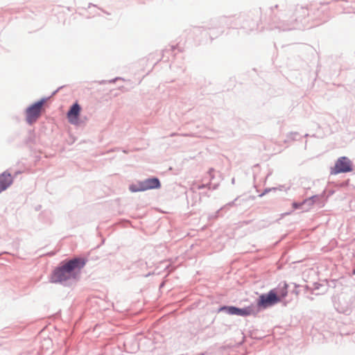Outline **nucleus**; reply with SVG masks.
Returning a JSON list of instances; mask_svg holds the SVG:
<instances>
[{"label": "nucleus", "mask_w": 355, "mask_h": 355, "mask_svg": "<svg viewBox=\"0 0 355 355\" xmlns=\"http://www.w3.org/2000/svg\"><path fill=\"white\" fill-rule=\"evenodd\" d=\"M85 264V260L80 258H76L66 262L54 270L51 277L52 282H62L77 278Z\"/></svg>", "instance_id": "f257e3e1"}, {"label": "nucleus", "mask_w": 355, "mask_h": 355, "mask_svg": "<svg viewBox=\"0 0 355 355\" xmlns=\"http://www.w3.org/2000/svg\"><path fill=\"white\" fill-rule=\"evenodd\" d=\"M288 295L287 285L277 289L270 290L266 294H262L257 300V306L261 309H267L280 302Z\"/></svg>", "instance_id": "f03ea898"}, {"label": "nucleus", "mask_w": 355, "mask_h": 355, "mask_svg": "<svg viewBox=\"0 0 355 355\" xmlns=\"http://www.w3.org/2000/svg\"><path fill=\"white\" fill-rule=\"evenodd\" d=\"M353 170L352 163L347 157H339L334 167L331 168V174L336 175L338 173H344L351 172Z\"/></svg>", "instance_id": "7ed1b4c3"}, {"label": "nucleus", "mask_w": 355, "mask_h": 355, "mask_svg": "<svg viewBox=\"0 0 355 355\" xmlns=\"http://www.w3.org/2000/svg\"><path fill=\"white\" fill-rule=\"evenodd\" d=\"M44 104L43 101H40L26 110V121L28 123L31 124L35 122L41 115L42 106Z\"/></svg>", "instance_id": "20e7f679"}, {"label": "nucleus", "mask_w": 355, "mask_h": 355, "mask_svg": "<svg viewBox=\"0 0 355 355\" xmlns=\"http://www.w3.org/2000/svg\"><path fill=\"white\" fill-rule=\"evenodd\" d=\"M160 187V182L157 178H150L144 180V182L140 183V188L136 189L134 186H131L130 189L132 192H136L139 191H145L148 189H157Z\"/></svg>", "instance_id": "39448f33"}, {"label": "nucleus", "mask_w": 355, "mask_h": 355, "mask_svg": "<svg viewBox=\"0 0 355 355\" xmlns=\"http://www.w3.org/2000/svg\"><path fill=\"white\" fill-rule=\"evenodd\" d=\"M81 107L77 103H74L67 112V119L70 123L77 125L78 123L79 116Z\"/></svg>", "instance_id": "423d86ee"}, {"label": "nucleus", "mask_w": 355, "mask_h": 355, "mask_svg": "<svg viewBox=\"0 0 355 355\" xmlns=\"http://www.w3.org/2000/svg\"><path fill=\"white\" fill-rule=\"evenodd\" d=\"M226 309L227 310L228 313L231 315L248 316L254 313L253 306H250L243 309H239L234 306H228Z\"/></svg>", "instance_id": "0eeeda50"}, {"label": "nucleus", "mask_w": 355, "mask_h": 355, "mask_svg": "<svg viewBox=\"0 0 355 355\" xmlns=\"http://www.w3.org/2000/svg\"><path fill=\"white\" fill-rule=\"evenodd\" d=\"M12 177L8 173H3L0 175V193L6 189L12 183Z\"/></svg>", "instance_id": "6e6552de"}, {"label": "nucleus", "mask_w": 355, "mask_h": 355, "mask_svg": "<svg viewBox=\"0 0 355 355\" xmlns=\"http://www.w3.org/2000/svg\"><path fill=\"white\" fill-rule=\"evenodd\" d=\"M312 202H313V200L310 198V199L305 200L302 203L299 204L297 202H294L293 204V207L294 209H298V208H300L302 207V205L304 204H306V203L311 204Z\"/></svg>", "instance_id": "1a4fd4ad"}, {"label": "nucleus", "mask_w": 355, "mask_h": 355, "mask_svg": "<svg viewBox=\"0 0 355 355\" xmlns=\"http://www.w3.org/2000/svg\"><path fill=\"white\" fill-rule=\"evenodd\" d=\"M353 273L355 274V270H354Z\"/></svg>", "instance_id": "9d476101"}]
</instances>
